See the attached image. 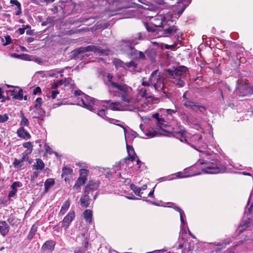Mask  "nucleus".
<instances>
[{
	"instance_id": "nucleus-38",
	"label": "nucleus",
	"mask_w": 253,
	"mask_h": 253,
	"mask_svg": "<svg viewBox=\"0 0 253 253\" xmlns=\"http://www.w3.org/2000/svg\"><path fill=\"white\" fill-rule=\"evenodd\" d=\"M146 28L147 30V31L149 32H154L157 30V27H155V26L154 25V24L153 25L146 24Z\"/></svg>"
},
{
	"instance_id": "nucleus-34",
	"label": "nucleus",
	"mask_w": 253,
	"mask_h": 253,
	"mask_svg": "<svg viewBox=\"0 0 253 253\" xmlns=\"http://www.w3.org/2000/svg\"><path fill=\"white\" fill-rule=\"evenodd\" d=\"M191 250V247L190 243L185 242L184 243V249L182 251V253H191L190 252Z\"/></svg>"
},
{
	"instance_id": "nucleus-52",
	"label": "nucleus",
	"mask_w": 253,
	"mask_h": 253,
	"mask_svg": "<svg viewBox=\"0 0 253 253\" xmlns=\"http://www.w3.org/2000/svg\"><path fill=\"white\" fill-rule=\"evenodd\" d=\"M205 110H206V108L204 106H203L202 105H200L198 103V104H197V108H196V111H199L201 113H204V112Z\"/></svg>"
},
{
	"instance_id": "nucleus-19",
	"label": "nucleus",
	"mask_w": 253,
	"mask_h": 253,
	"mask_svg": "<svg viewBox=\"0 0 253 253\" xmlns=\"http://www.w3.org/2000/svg\"><path fill=\"white\" fill-rule=\"evenodd\" d=\"M125 105V103L123 102ZM110 109L114 111H121L123 110H126L125 106L124 109H122L121 105V103L119 102H112L109 106Z\"/></svg>"
},
{
	"instance_id": "nucleus-13",
	"label": "nucleus",
	"mask_w": 253,
	"mask_h": 253,
	"mask_svg": "<svg viewBox=\"0 0 253 253\" xmlns=\"http://www.w3.org/2000/svg\"><path fill=\"white\" fill-rule=\"evenodd\" d=\"M184 1H185V0H181L180 1L178 2L177 5L173 6V11L177 13L178 16L182 14L187 6V5L183 3Z\"/></svg>"
},
{
	"instance_id": "nucleus-54",
	"label": "nucleus",
	"mask_w": 253,
	"mask_h": 253,
	"mask_svg": "<svg viewBox=\"0 0 253 253\" xmlns=\"http://www.w3.org/2000/svg\"><path fill=\"white\" fill-rule=\"evenodd\" d=\"M247 86L243 85V84H239L238 82H237V86H236V90H241L243 89H247Z\"/></svg>"
},
{
	"instance_id": "nucleus-10",
	"label": "nucleus",
	"mask_w": 253,
	"mask_h": 253,
	"mask_svg": "<svg viewBox=\"0 0 253 253\" xmlns=\"http://www.w3.org/2000/svg\"><path fill=\"white\" fill-rule=\"evenodd\" d=\"M88 51H92L97 55H108V51L101 48L99 46L94 45H89L86 47H82L78 49L79 53L81 52H86Z\"/></svg>"
},
{
	"instance_id": "nucleus-9",
	"label": "nucleus",
	"mask_w": 253,
	"mask_h": 253,
	"mask_svg": "<svg viewBox=\"0 0 253 253\" xmlns=\"http://www.w3.org/2000/svg\"><path fill=\"white\" fill-rule=\"evenodd\" d=\"M153 22L154 25L157 28L159 27L164 28L167 25L169 26L172 23L171 18L169 15L166 16L159 15L153 18Z\"/></svg>"
},
{
	"instance_id": "nucleus-50",
	"label": "nucleus",
	"mask_w": 253,
	"mask_h": 253,
	"mask_svg": "<svg viewBox=\"0 0 253 253\" xmlns=\"http://www.w3.org/2000/svg\"><path fill=\"white\" fill-rule=\"evenodd\" d=\"M7 221L8 222L9 224L12 226H13L15 224V219L12 216L9 217L7 219Z\"/></svg>"
},
{
	"instance_id": "nucleus-14",
	"label": "nucleus",
	"mask_w": 253,
	"mask_h": 253,
	"mask_svg": "<svg viewBox=\"0 0 253 253\" xmlns=\"http://www.w3.org/2000/svg\"><path fill=\"white\" fill-rule=\"evenodd\" d=\"M9 227L5 221L0 220V233L3 236H5L9 232Z\"/></svg>"
},
{
	"instance_id": "nucleus-3",
	"label": "nucleus",
	"mask_w": 253,
	"mask_h": 253,
	"mask_svg": "<svg viewBox=\"0 0 253 253\" xmlns=\"http://www.w3.org/2000/svg\"><path fill=\"white\" fill-rule=\"evenodd\" d=\"M165 79L161 76L158 70L152 72L149 76V83L151 84L155 91L157 92L162 91L164 94L166 93L165 90L164 82Z\"/></svg>"
},
{
	"instance_id": "nucleus-41",
	"label": "nucleus",
	"mask_w": 253,
	"mask_h": 253,
	"mask_svg": "<svg viewBox=\"0 0 253 253\" xmlns=\"http://www.w3.org/2000/svg\"><path fill=\"white\" fill-rule=\"evenodd\" d=\"M42 104V99L40 97L37 98L35 101V108H39V107H41Z\"/></svg>"
},
{
	"instance_id": "nucleus-1",
	"label": "nucleus",
	"mask_w": 253,
	"mask_h": 253,
	"mask_svg": "<svg viewBox=\"0 0 253 253\" xmlns=\"http://www.w3.org/2000/svg\"><path fill=\"white\" fill-rule=\"evenodd\" d=\"M110 84L109 92L114 96L119 97L123 102L125 103L126 110L136 112L140 110L142 106V99L139 98V96L142 98L148 99L152 103H157L158 99L149 95L146 88L139 86L137 88V95L134 94L131 87L126 84L113 82L110 79Z\"/></svg>"
},
{
	"instance_id": "nucleus-28",
	"label": "nucleus",
	"mask_w": 253,
	"mask_h": 253,
	"mask_svg": "<svg viewBox=\"0 0 253 253\" xmlns=\"http://www.w3.org/2000/svg\"><path fill=\"white\" fill-rule=\"evenodd\" d=\"M181 116L182 119L186 122L188 124H193L194 122L190 117L185 113H181Z\"/></svg>"
},
{
	"instance_id": "nucleus-23",
	"label": "nucleus",
	"mask_w": 253,
	"mask_h": 253,
	"mask_svg": "<svg viewBox=\"0 0 253 253\" xmlns=\"http://www.w3.org/2000/svg\"><path fill=\"white\" fill-rule=\"evenodd\" d=\"M229 244V242H226L225 241L222 242L217 243H214V244L218 247L215 249V252H218V251H220L221 249L225 248V247L226 246V245Z\"/></svg>"
},
{
	"instance_id": "nucleus-7",
	"label": "nucleus",
	"mask_w": 253,
	"mask_h": 253,
	"mask_svg": "<svg viewBox=\"0 0 253 253\" xmlns=\"http://www.w3.org/2000/svg\"><path fill=\"white\" fill-rule=\"evenodd\" d=\"M139 39H140V37L133 40L123 41L122 44V50L131 57L134 56L136 54L137 50L133 48V46L138 43V40Z\"/></svg>"
},
{
	"instance_id": "nucleus-4",
	"label": "nucleus",
	"mask_w": 253,
	"mask_h": 253,
	"mask_svg": "<svg viewBox=\"0 0 253 253\" xmlns=\"http://www.w3.org/2000/svg\"><path fill=\"white\" fill-rule=\"evenodd\" d=\"M200 163L206 165L205 168L202 169V171L205 173L216 174L220 172H224L226 170L225 167L221 165L216 160H212V162L206 160Z\"/></svg>"
},
{
	"instance_id": "nucleus-51",
	"label": "nucleus",
	"mask_w": 253,
	"mask_h": 253,
	"mask_svg": "<svg viewBox=\"0 0 253 253\" xmlns=\"http://www.w3.org/2000/svg\"><path fill=\"white\" fill-rule=\"evenodd\" d=\"M23 146L24 147L27 148V149H33V145L30 142H27L23 143Z\"/></svg>"
},
{
	"instance_id": "nucleus-37",
	"label": "nucleus",
	"mask_w": 253,
	"mask_h": 253,
	"mask_svg": "<svg viewBox=\"0 0 253 253\" xmlns=\"http://www.w3.org/2000/svg\"><path fill=\"white\" fill-rule=\"evenodd\" d=\"M132 57L136 59H144L145 58V56L144 54L142 51H137V52L136 54H135L134 56H131Z\"/></svg>"
},
{
	"instance_id": "nucleus-56",
	"label": "nucleus",
	"mask_w": 253,
	"mask_h": 253,
	"mask_svg": "<svg viewBox=\"0 0 253 253\" xmlns=\"http://www.w3.org/2000/svg\"><path fill=\"white\" fill-rule=\"evenodd\" d=\"M72 79L70 78H65L64 81V83L65 85L69 84L71 83Z\"/></svg>"
},
{
	"instance_id": "nucleus-15",
	"label": "nucleus",
	"mask_w": 253,
	"mask_h": 253,
	"mask_svg": "<svg viewBox=\"0 0 253 253\" xmlns=\"http://www.w3.org/2000/svg\"><path fill=\"white\" fill-rule=\"evenodd\" d=\"M55 245V241L53 240H48L46 241L42 247V250L43 251L49 250L52 251Z\"/></svg>"
},
{
	"instance_id": "nucleus-44",
	"label": "nucleus",
	"mask_w": 253,
	"mask_h": 253,
	"mask_svg": "<svg viewBox=\"0 0 253 253\" xmlns=\"http://www.w3.org/2000/svg\"><path fill=\"white\" fill-rule=\"evenodd\" d=\"M22 185L21 183L19 182V181H15V182H14L11 186V188L13 189H17V187H21Z\"/></svg>"
},
{
	"instance_id": "nucleus-11",
	"label": "nucleus",
	"mask_w": 253,
	"mask_h": 253,
	"mask_svg": "<svg viewBox=\"0 0 253 253\" xmlns=\"http://www.w3.org/2000/svg\"><path fill=\"white\" fill-rule=\"evenodd\" d=\"M75 217V213L74 211L69 212L64 218L62 221V227L65 229L68 228L69 225L73 221Z\"/></svg>"
},
{
	"instance_id": "nucleus-53",
	"label": "nucleus",
	"mask_w": 253,
	"mask_h": 253,
	"mask_svg": "<svg viewBox=\"0 0 253 253\" xmlns=\"http://www.w3.org/2000/svg\"><path fill=\"white\" fill-rule=\"evenodd\" d=\"M22 162H23L22 161H19L17 159H15L13 163V165L14 167H17V166L21 167L22 166Z\"/></svg>"
},
{
	"instance_id": "nucleus-40",
	"label": "nucleus",
	"mask_w": 253,
	"mask_h": 253,
	"mask_svg": "<svg viewBox=\"0 0 253 253\" xmlns=\"http://www.w3.org/2000/svg\"><path fill=\"white\" fill-rule=\"evenodd\" d=\"M89 172L88 170H87L86 169H80V176L83 177H86Z\"/></svg>"
},
{
	"instance_id": "nucleus-60",
	"label": "nucleus",
	"mask_w": 253,
	"mask_h": 253,
	"mask_svg": "<svg viewBox=\"0 0 253 253\" xmlns=\"http://www.w3.org/2000/svg\"><path fill=\"white\" fill-rule=\"evenodd\" d=\"M81 186L82 185H80V184H79L78 182H77L76 183V184L74 185V186H73V188L76 190H78L79 189H80V188Z\"/></svg>"
},
{
	"instance_id": "nucleus-33",
	"label": "nucleus",
	"mask_w": 253,
	"mask_h": 253,
	"mask_svg": "<svg viewBox=\"0 0 253 253\" xmlns=\"http://www.w3.org/2000/svg\"><path fill=\"white\" fill-rule=\"evenodd\" d=\"M249 223L248 221H246L243 224H241L239 226L237 231L239 234L243 232L248 227Z\"/></svg>"
},
{
	"instance_id": "nucleus-16",
	"label": "nucleus",
	"mask_w": 253,
	"mask_h": 253,
	"mask_svg": "<svg viewBox=\"0 0 253 253\" xmlns=\"http://www.w3.org/2000/svg\"><path fill=\"white\" fill-rule=\"evenodd\" d=\"M17 135L19 137L25 139H28L31 138L30 134L24 128L21 127L17 131Z\"/></svg>"
},
{
	"instance_id": "nucleus-17",
	"label": "nucleus",
	"mask_w": 253,
	"mask_h": 253,
	"mask_svg": "<svg viewBox=\"0 0 253 253\" xmlns=\"http://www.w3.org/2000/svg\"><path fill=\"white\" fill-rule=\"evenodd\" d=\"M183 104L186 108L191 109L196 112V108H197L198 104L197 102L192 101L190 99H187Z\"/></svg>"
},
{
	"instance_id": "nucleus-21",
	"label": "nucleus",
	"mask_w": 253,
	"mask_h": 253,
	"mask_svg": "<svg viewBox=\"0 0 253 253\" xmlns=\"http://www.w3.org/2000/svg\"><path fill=\"white\" fill-rule=\"evenodd\" d=\"M84 216L85 220L89 223L92 221V212L90 210H86L84 212Z\"/></svg>"
},
{
	"instance_id": "nucleus-26",
	"label": "nucleus",
	"mask_w": 253,
	"mask_h": 253,
	"mask_svg": "<svg viewBox=\"0 0 253 253\" xmlns=\"http://www.w3.org/2000/svg\"><path fill=\"white\" fill-rule=\"evenodd\" d=\"M130 188L131 190L133 191L136 195L141 197L139 187H137L133 184H131L130 185Z\"/></svg>"
},
{
	"instance_id": "nucleus-43",
	"label": "nucleus",
	"mask_w": 253,
	"mask_h": 253,
	"mask_svg": "<svg viewBox=\"0 0 253 253\" xmlns=\"http://www.w3.org/2000/svg\"><path fill=\"white\" fill-rule=\"evenodd\" d=\"M86 180H87V178L86 177H83L80 176L78 178L77 182H78L79 184H80V185H83L85 183Z\"/></svg>"
},
{
	"instance_id": "nucleus-22",
	"label": "nucleus",
	"mask_w": 253,
	"mask_h": 253,
	"mask_svg": "<svg viewBox=\"0 0 253 253\" xmlns=\"http://www.w3.org/2000/svg\"><path fill=\"white\" fill-rule=\"evenodd\" d=\"M36 164L33 165L34 169L36 170H42L44 167V165L42 161L40 159H37L36 160Z\"/></svg>"
},
{
	"instance_id": "nucleus-58",
	"label": "nucleus",
	"mask_w": 253,
	"mask_h": 253,
	"mask_svg": "<svg viewBox=\"0 0 253 253\" xmlns=\"http://www.w3.org/2000/svg\"><path fill=\"white\" fill-rule=\"evenodd\" d=\"M83 94H85L84 93H83L81 90H76L74 92V95L76 96H83Z\"/></svg>"
},
{
	"instance_id": "nucleus-63",
	"label": "nucleus",
	"mask_w": 253,
	"mask_h": 253,
	"mask_svg": "<svg viewBox=\"0 0 253 253\" xmlns=\"http://www.w3.org/2000/svg\"><path fill=\"white\" fill-rule=\"evenodd\" d=\"M39 175V172L34 171L33 173V175L31 176L32 178L34 179L37 178Z\"/></svg>"
},
{
	"instance_id": "nucleus-61",
	"label": "nucleus",
	"mask_w": 253,
	"mask_h": 253,
	"mask_svg": "<svg viewBox=\"0 0 253 253\" xmlns=\"http://www.w3.org/2000/svg\"><path fill=\"white\" fill-rule=\"evenodd\" d=\"M128 157L129 158H128V159H131L132 161H135V160L137 161V160L138 159L137 156L136 155H132V156L130 155V156H128Z\"/></svg>"
},
{
	"instance_id": "nucleus-49",
	"label": "nucleus",
	"mask_w": 253,
	"mask_h": 253,
	"mask_svg": "<svg viewBox=\"0 0 253 253\" xmlns=\"http://www.w3.org/2000/svg\"><path fill=\"white\" fill-rule=\"evenodd\" d=\"M144 78L142 79V82L141 83V85L143 86H151V84L149 83V78L148 79V81H144Z\"/></svg>"
},
{
	"instance_id": "nucleus-25",
	"label": "nucleus",
	"mask_w": 253,
	"mask_h": 253,
	"mask_svg": "<svg viewBox=\"0 0 253 253\" xmlns=\"http://www.w3.org/2000/svg\"><path fill=\"white\" fill-rule=\"evenodd\" d=\"M113 63L116 68H125V63L119 59H114Z\"/></svg>"
},
{
	"instance_id": "nucleus-55",
	"label": "nucleus",
	"mask_w": 253,
	"mask_h": 253,
	"mask_svg": "<svg viewBox=\"0 0 253 253\" xmlns=\"http://www.w3.org/2000/svg\"><path fill=\"white\" fill-rule=\"evenodd\" d=\"M5 42L3 43V45H7L11 42V38L9 36L7 35L5 37Z\"/></svg>"
},
{
	"instance_id": "nucleus-27",
	"label": "nucleus",
	"mask_w": 253,
	"mask_h": 253,
	"mask_svg": "<svg viewBox=\"0 0 253 253\" xmlns=\"http://www.w3.org/2000/svg\"><path fill=\"white\" fill-rule=\"evenodd\" d=\"M54 183V181L53 179L49 178L47 179L44 183L45 191L46 192L48 191L49 188L52 186Z\"/></svg>"
},
{
	"instance_id": "nucleus-42",
	"label": "nucleus",
	"mask_w": 253,
	"mask_h": 253,
	"mask_svg": "<svg viewBox=\"0 0 253 253\" xmlns=\"http://www.w3.org/2000/svg\"><path fill=\"white\" fill-rule=\"evenodd\" d=\"M8 119V116L7 114H4L3 115H0V123H3L6 122Z\"/></svg>"
},
{
	"instance_id": "nucleus-30",
	"label": "nucleus",
	"mask_w": 253,
	"mask_h": 253,
	"mask_svg": "<svg viewBox=\"0 0 253 253\" xmlns=\"http://www.w3.org/2000/svg\"><path fill=\"white\" fill-rule=\"evenodd\" d=\"M34 113L36 114L35 116V118H38L44 115V111L42 109L41 107H39V108H35V110L34 111Z\"/></svg>"
},
{
	"instance_id": "nucleus-57",
	"label": "nucleus",
	"mask_w": 253,
	"mask_h": 253,
	"mask_svg": "<svg viewBox=\"0 0 253 253\" xmlns=\"http://www.w3.org/2000/svg\"><path fill=\"white\" fill-rule=\"evenodd\" d=\"M59 94V92L57 90H52L51 91V97L52 99H55L57 95Z\"/></svg>"
},
{
	"instance_id": "nucleus-32",
	"label": "nucleus",
	"mask_w": 253,
	"mask_h": 253,
	"mask_svg": "<svg viewBox=\"0 0 253 253\" xmlns=\"http://www.w3.org/2000/svg\"><path fill=\"white\" fill-rule=\"evenodd\" d=\"M18 92L17 91V90L15 91V90H13V92H17V94H15L13 96V98H14L15 99H18V100H22V99L23 98V90L22 89H20V88H18Z\"/></svg>"
},
{
	"instance_id": "nucleus-35",
	"label": "nucleus",
	"mask_w": 253,
	"mask_h": 253,
	"mask_svg": "<svg viewBox=\"0 0 253 253\" xmlns=\"http://www.w3.org/2000/svg\"><path fill=\"white\" fill-rule=\"evenodd\" d=\"M22 119L20 122V125L22 126L21 127H23L24 126H28L29 125V122L28 120L25 118L24 116V114H22Z\"/></svg>"
},
{
	"instance_id": "nucleus-2",
	"label": "nucleus",
	"mask_w": 253,
	"mask_h": 253,
	"mask_svg": "<svg viewBox=\"0 0 253 253\" xmlns=\"http://www.w3.org/2000/svg\"><path fill=\"white\" fill-rule=\"evenodd\" d=\"M187 68L184 66L177 68L173 67L168 69L166 72L169 74L170 81L179 87H182L185 84L184 79Z\"/></svg>"
},
{
	"instance_id": "nucleus-46",
	"label": "nucleus",
	"mask_w": 253,
	"mask_h": 253,
	"mask_svg": "<svg viewBox=\"0 0 253 253\" xmlns=\"http://www.w3.org/2000/svg\"><path fill=\"white\" fill-rule=\"evenodd\" d=\"M174 175H175L176 177L178 178H185L189 176V175H184L183 173L181 171L175 173Z\"/></svg>"
},
{
	"instance_id": "nucleus-24",
	"label": "nucleus",
	"mask_w": 253,
	"mask_h": 253,
	"mask_svg": "<svg viewBox=\"0 0 253 253\" xmlns=\"http://www.w3.org/2000/svg\"><path fill=\"white\" fill-rule=\"evenodd\" d=\"M251 198H250L248 199V204L247 206V209L245 211V213L248 215L249 214H252L253 213V203H252L251 205H250Z\"/></svg>"
},
{
	"instance_id": "nucleus-8",
	"label": "nucleus",
	"mask_w": 253,
	"mask_h": 253,
	"mask_svg": "<svg viewBox=\"0 0 253 253\" xmlns=\"http://www.w3.org/2000/svg\"><path fill=\"white\" fill-rule=\"evenodd\" d=\"M77 105L85 108L89 110H92L93 105L94 104V99L86 95L83 94V96L78 98Z\"/></svg>"
},
{
	"instance_id": "nucleus-45",
	"label": "nucleus",
	"mask_w": 253,
	"mask_h": 253,
	"mask_svg": "<svg viewBox=\"0 0 253 253\" xmlns=\"http://www.w3.org/2000/svg\"><path fill=\"white\" fill-rule=\"evenodd\" d=\"M10 3L11 4H15L17 8L18 9H21V5L20 3L17 0H11Z\"/></svg>"
},
{
	"instance_id": "nucleus-18",
	"label": "nucleus",
	"mask_w": 253,
	"mask_h": 253,
	"mask_svg": "<svg viewBox=\"0 0 253 253\" xmlns=\"http://www.w3.org/2000/svg\"><path fill=\"white\" fill-rule=\"evenodd\" d=\"M97 114L98 115V116L101 117L102 118L105 119L106 121H107L108 122L111 124H115V122H118V120L112 119L106 116L105 110L104 109H101L99 110Z\"/></svg>"
},
{
	"instance_id": "nucleus-62",
	"label": "nucleus",
	"mask_w": 253,
	"mask_h": 253,
	"mask_svg": "<svg viewBox=\"0 0 253 253\" xmlns=\"http://www.w3.org/2000/svg\"><path fill=\"white\" fill-rule=\"evenodd\" d=\"M85 252L84 249H79L78 250L75 251L74 253H84Z\"/></svg>"
},
{
	"instance_id": "nucleus-29",
	"label": "nucleus",
	"mask_w": 253,
	"mask_h": 253,
	"mask_svg": "<svg viewBox=\"0 0 253 253\" xmlns=\"http://www.w3.org/2000/svg\"><path fill=\"white\" fill-rule=\"evenodd\" d=\"M136 67V64L133 61H130L128 63H125L124 69L134 70Z\"/></svg>"
},
{
	"instance_id": "nucleus-64",
	"label": "nucleus",
	"mask_w": 253,
	"mask_h": 253,
	"mask_svg": "<svg viewBox=\"0 0 253 253\" xmlns=\"http://www.w3.org/2000/svg\"><path fill=\"white\" fill-rule=\"evenodd\" d=\"M18 31L20 35H22L25 32V28H20L18 29Z\"/></svg>"
},
{
	"instance_id": "nucleus-12",
	"label": "nucleus",
	"mask_w": 253,
	"mask_h": 253,
	"mask_svg": "<svg viewBox=\"0 0 253 253\" xmlns=\"http://www.w3.org/2000/svg\"><path fill=\"white\" fill-rule=\"evenodd\" d=\"M172 23L169 26H166L164 28L163 34L165 37H169L175 33L178 28L175 26L172 25Z\"/></svg>"
},
{
	"instance_id": "nucleus-48",
	"label": "nucleus",
	"mask_w": 253,
	"mask_h": 253,
	"mask_svg": "<svg viewBox=\"0 0 253 253\" xmlns=\"http://www.w3.org/2000/svg\"><path fill=\"white\" fill-rule=\"evenodd\" d=\"M126 149L128 152V156H130L131 152L132 153H134L133 147L130 145L126 144Z\"/></svg>"
},
{
	"instance_id": "nucleus-39",
	"label": "nucleus",
	"mask_w": 253,
	"mask_h": 253,
	"mask_svg": "<svg viewBox=\"0 0 253 253\" xmlns=\"http://www.w3.org/2000/svg\"><path fill=\"white\" fill-rule=\"evenodd\" d=\"M73 172V170L70 168L64 167L62 169V176L63 175H68L71 174Z\"/></svg>"
},
{
	"instance_id": "nucleus-59",
	"label": "nucleus",
	"mask_w": 253,
	"mask_h": 253,
	"mask_svg": "<svg viewBox=\"0 0 253 253\" xmlns=\"http://www.w3.org/2000/svg\"><path fill=\"white\" fill-rule=\"evenodd\" d=\"M41 91V89L40 87L38 86V87H36L34 90V91H33V94L34 95H36L39 92H40Z\"/></svg>"
},
{
	"instance_id": "nucleus-47",
	"label": "nucleus",
	"mask_w": 253,
	"mask_h": 253,
	"mask_svg": "<svg viewBox=\"0 0 253 253\" xmlns=\"http://www.w3.org/2000/svg\"><path fill=\"white\" fill-rule=\"evenodd\" d=\"M17 191V189H12V190L9 191V194H8V199H9V200H10V198L11 197H13L15 196V194L16 193Z\"/></svg>"
},
{
	"instance_id": "nucleus-6",
	"label": "nucleus",
	"mask_w": 253,
	"mask_h": 253,
	"mask_svg": "<svg viewBox=\"0 0 253 253\" xmlns=\"http://www.w3.org/2000/svg\"><path fill=\"white\" fill-rule=\"evenodd\" d=\"M98 187V185L95 182L90 181L87 184L84 189V194L80 198V203L82 207L87 208L89 207L91 199L90 194H92L93 192L96 190Z\"/></svg>"
},
{
	"instance_id": "nucleus-20",
	"label": "nucleus",
	"mask_w": 253,
	"mask_h": 253,
	"mask_svg": "<svg viewBox=\"0 0 253 253\" xmlns=\"http://www.w3.org/2000/svg\"><path fill=\"white\" fill-rule=\"evenodd\" d=\"M70 206V202L69 200H66L62 206L61 209L59 212L60 215H64L69 209Z\"/></svg>"
},
{
	"instance_id": "nucleus-31",
	"label": "nucleus",
	"mask_w": 253,
	"mask_h": 253,
	"mask_svg": "<svg viewBox=\"0 0 253 253\" xmlns=\"http://www.w3.org/2000/svg\"><path fill=\"white\" fill-rule=\"evenodd\" d=\"M37 227L35 225H33L32 226L30 231L28 235V238L30 240L32 239L35 235V233L37 232Z\"/></svg>"
},
{
	"instance_id": "nucleus-5",
	"label": "nucleus",
	"mask_w": 253,
	"mask_h": 253,
	"mask_svg": "<svg viewBox=\"0 0 253 253\" xmlns=\"http://www.w3.org/2000/svg\"><path fill=\"white\" fill-rule=\"evenodd\" d=\"M152 118L154 119V122L156 126L153 128V131L146 130V132H144L145 135L150 138L154 137L158 134L157 130H164V128L167 126L166 121L162 116H160L159 114H153Z\"/></svg>"
},
{
	"instance_id": "nucleus-36",
	"label": "nucleus",
	"mask_w": 253,
	"mask_h": 253,
	"mask_svg": "<svg viewBox=\"0 0 253 253\" xmlns=\"http://www.w3.org/2000/svg\"><path fill=\"white\" fill-rule=\"evenodd\" d=\"M180 214V221H181V227L183 228V224H185L186 223V221L185 219V215L184 212V211H180V213H179Z\"/></svg>"
}]
</instances>
